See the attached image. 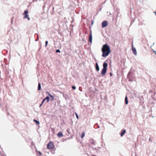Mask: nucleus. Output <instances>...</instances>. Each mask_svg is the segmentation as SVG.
I'll use <instances>...</instances> for the list:
<instances>
[{
    "label": "nucleus",
    "instance_id": "nucleus-1",
    "mask_svg": "<svg viewBox=\"0 0 156 156\" xmlns=\"http://www.w3.org/2000/svg\"><path fill=\"white\" fill-rule=\"evenodd\" d=\"M101 51L102 52V56L104 57L108 56L111 52L109 46L107 44L103 45Z\"/></svg>",
    "mask_w": 156,
    "mask_h": 156
},
{
    "label": "nucleus",
    "instance_id": "nucleus-2",
    "mask_svg": "<svg viewBox=\"0 0 156 156\" xmlns=\"http://www.w3.org/2000/svg\"><path fill=\"white\" fill-rule=\"evenodd\" d=\"M108 64L106 62H104L103 64V68L101 71V74L102 76L105 75L107 72Z\"/></svg>",
    "mask_w": 156,
    "mask_h": 156
},
{
    "label": "nucleus",
    "instance_id": "nucleus-3",
    "mask_svg": "<svg viewBox=\"0 0 156 156\" xmlns=\"http://www.w3.org/2000/svg\"><path fill=\"white\" fill-rule=\"evenodd\" d=\"M55 147L54 145L52 142L50 141L47 145V148L49 149H53Z\"/></svg>",
    "mask_w": 156,
    "mask_h": 156
},
{
    "label": "nucleus",
    "instance_id": "nucleus-4",
    "mask_svg": "<svg viewBox=\"0 0 156 156\" xmlns=\"http://www.w3.org/2000/svg\"><path fill=\"white\" fill-rule=\"evenodd\" d=\"M28 11L27 10H26L24 11V13L23 14V15H24L23 16V18L24 19L27 18L28 20H30V18L29 17V16L28 15Z\"/></svg>",
    "mask_w": 156,
    "mask_h": 156
},
{
    "label": "nucleus",
    "instance_id": "nucleus-5",
    "mask_svg": "<svg viewBox=\"0 0 156 156\" xmlns=\"http://www.w3.org/2000/svg\"><path fill=\"white\" fill-rule=\"evenodd\" d=\"M151 58H155L156 57V51H153L151 53Z\"/></svg>",
    "mask_w": 156,
    "mask_h": 156
},
{
    "label": "nucleus",
    "instance_id": "nucleus-6",
    "mask_svg": "<svg viewBox=\"0 0 156 156\" xmlns=\"http://www.w3.org/2000/svg\"><path fill=\"white\" fill-rule=\"evenodd\" d=\"M108 25V22L106 21L103 22L102 23V27H106Z\"/></svg>",
    "mask_w": 156,
    "mask_h": 156
},
{
    "label": "nucleus",
    "instance_id": "nucleus-7",
    "mask_svg": "<svg viewBox=\"0 0 156 156\" xmlns=\"http://www.w3.org/2000/svg\"><path fill=\"white\" fill-rule=\"evenodd\" d=\"M132 51L133 52V53L135 55H136L137 52L136 49L135 48L133 47V45L132 44Z\"/></svg>",
    "mask_w": 156,
    "mask_h": 156
},
{
    "label": "nucleus",
    "instance_id": "nucleus-8",
    "mask_svg": "<svg viewBox=\"0 0 156 156\" xmlns=\"http://www.w3.org/2000/svg\"><path fill=\"white\" fill-rule=\"evenodd\" d=\"M57 136L58 137H61L63 136V134L61 131H60L57 134Z\"/></svg>",
    "mask_w": 156,
    "mask_h": 156
},
{
    "label": "nucleus",
    "instance_id": "nucleus-9",
    "mask_svg": "<svg viewBox=\"0 0 156 156\" xmlns=\"http://www.w3.org/2000/svg\"><path fill=\"white\" fill-rule=\"evenodd\" d=\"M89 41L91 43L92 42V35L91 33L90 34L89 37Z\"/></svg>",
    "mask_w": 156,
    "mask_h": 156
},
{
    "label": "nucleus",
    "instance_id": "nucleus-10",
    "mask_svg": "<svg viewBox=\"0 0 156 156\" xmlns=\"http://www.w3.org/2000/svg\"><path fill=\"white\" fill-rule=\"evenodd\" d=\"M96 69L98 71L99 70V68L97 63H96Z\"/></svg>",
    "mask_w": 156,
    "mask_h": 156
},
{
    "label": "nucleus",
    "instance_id": "nucleus-11",
    "mask_svg": "<svg viewBox=\"0 0 156 156\" xmlns=\"http://www.w3.org/2000/svg\"><path fill=\"white\" fill-rule=\"evenodd\" d=\"M126 130L125 129L120 134L121 136H122L126 133Z\"/></svg>",
    "mask_w": 156,
    "mask_h": 156
},
{
    "label": "nucleus",
    "instance_id": "nucleus-12",
    "mask_svg": "<svg viewBox=\"0 0 156 156\" xmlns=\"http://www.w3.org/2000/svg\"><path fill=\"white\" fill-rule=\"evenodd\" d=\"M125 104L126 105H127L128 104V98L127 96H126L125 98Z\"/></svg>",
    "mask_w": 156,
    "mask_h": 156
},
{
    "label": "nucleus",
    "instance_id": "nucleus-13",
    "mask_svg": "<svg viewBox=\"0 0 156 156\" xmlns=\"http://www.w3.org/2000/svg\"><path fill=\"white\" fill-rule=\"evenodd\" d=\"M37 153V156H41V153L40 151H36Z\"/></svg>",
    "mask_w": 156,
    "mask_h": 156
},
{
    "label": "nucleus",
    "instance_id": "nucleus-14",
    "mask_svg": "<svg viewBox=\"0 0 156 156\" xmlns=\"http://www.w3.org/2000/svg\"><path fill=\"white\" fill-rule=\"evenodd\" d=\"M38 90H41V85L40 83H39L38 84Z\"/></svg>",
    "mask_w": 156,
    "mask_h": 156
},
{
    "label": "nucleus",
    "instance_id": "nucleus-15",
    "mask_svg": "<svg viewBox=\"0 0 156 156\" xmlns=\"http://www.w3.org/2000/svg\"><path fill=\"white\" fill-rule=\"evenodd\" d=\"M85 135V132H83L82 134V135L81 136V138H83V137Z\"/></svg>",
    "mask_w": 156,
    "mask_h": 156
},
{
    "label": "nucleus",
    "instance_id": "nucleus-16",
    "mask_svg": "<svg viewBox=\"0 0 156 156\" xmlns=\"http://www.w3.org/2000/svg\"><path fill=\"white\" fill-rule=\"evenodd\" d=\"M45 100H47V102H49V97L48 96H47L45 98Z\"/></svg>",
    "mask_w": 156,
    "mask_h": 156
},
{
    "label": "nucleus",
    "instance_id": "nucleus-17",
    "mask_svg": "<svg viewBox=\"0 0 156 156\" xmlns=\"http://www.w3.org/2000/svg\"><path fill=\"white\" fill-rule=\"evenodd\" d=\"M45 99L44 98V99L43 100V101H42V102L40 104V107H41L42 105V104H43V103L45 101Z\"/></svg>",
    "mask_w": 156,
    "mask_h": 156
},
{
    "label": "nucleus",
    "instance_id": "nucleus-18",
    "mask_svg": "<svg viewBox=\"0 0 156 156\" xmlns=\"http://www.w3.org/2000/svg\"><path fill=\"white\" fill-rule=\"evenodd\" d=\"M50 95V98H51V99H52L51 100H52V101H53V100H54V97L53 96H52V95Z\"/></svg>",
    "mask_w": 156,
    "mask_h": 156
},
{
    "label": "nucleus",
    "instance_id": "nucleus-19",
    "mask_svg": "<svg viewBox=\"0 0 156 156\" xmlns=\"http://www.w3.org/2000/svg\"><path fill=\"white\" fill-rule=\"evenodd\" d=\"M34 122H35L36 123H37V124H39V121H37V120L35 119H34Z\"/></svg>",
    "mask_w": 156,
    "mask_h": 156
},
{
    "label": "nucleus",
    "instance_id": "nucleus-20",
    "mask_svg": "<svg viewBox=\"0 0 156 156\" xmlns=\"http://www.w3.org/2000/svg\"><path fill=\"white\" fill-rule=\"evenodd\" d=\"M48 41H45V47H46L47 46V45L48 44Z\"/></svg>",
    "mask_w": 156,
    "mask_h": 156
},
{
    "label": "nucleus",
    "instance_id": "nucleus-21",
    "mask_svg": "<svg viewBox=\"0 0 156 156\" xmlns=\"http://www.w3.org/2000/svg\"><path fill=\"white\" fill-rule=\"evenodd\" d=\"M56 52H60V51L59 49L56 50Z\"/></svg>",
    "mask_w": 156,
    "mask_h": 156
},
{
    "label": "nucleus",
    "instance_id": "nucleus-22",
    "mask_svg": "<svg viewBox=\"0 0 156 156\" xmlns=\"http://www.w3.org/2000/svg\"><path fill=\"white\" fill-rule=\"evenodd\" d=\"M72 88L73 90H75L76 89V87L74 86H72Z\"/></svg>",
    "mask_w": 156,
    "mask_h": 156
},
{
    "label": "nucleus",
    "instance_id": "nucleus-23",
    "mask_svg": "<svg viewBox=\"0 0 156 156\" xmlns=\"http://www.w3.org/2000/svg\"><path fill=\"white\" fill-rule=\"evenodd\" d=\"M46 93L47 94H48L49 95V96L50 95H51L48 92H46Z\"/></svg>",
    "mask_w": 156,
    "mask_h": 156
},
{
    "label": "nucleus",
    "instance_id": "nucleus-24",
    "mask_svg": "<svg viewBox=\"0 0 156 156\" xmlns=\"http://www.w3.org/2000/svg\"><path fill=\"white\" fill-rule=\"evenodd\" d=\"M76 117L77 118V119H78V118H79L78 116V115H77V114L76 113Z\"/></svg>",
    "mask_w": 156,
    "mask_h": 156
},
{
    "label": "nucleus",
    "instance_id": "nucleus-25",
    "mask_svg": "<svg viewBox=\"0 0 156 156\" xmlns=\"http://www.w3.org/2000/svg\"><path fill=\"white\" fill-rule=\"evenodd\" d=\"M110 75L111 76H112V74L111 73H110Z\"/></svg>",
    "mask_w": 156,
    "mask_h": 156
},
{
    "label": "nucleus",
    "instance_id": "nucleus-26",
    "mask_svg": "<svg viewBox=\"0 0 156 156\" xmlns=\"http://www.w3.org/2000/svg\"><path fill=\"white\" fill-rule=\"evenodd\" d=\"M39 40V38L38 37H37V39H36V41H38Z\"/></svg>",
    "mask_w": 156,
    "mask_h": 156
},
{
    "label": "nucleus",
    "instance_id": "nucleus-27",
    "mask_svg": "<svg viewBox=\"0 0 156 156\" xmlns=\"http://www.w3.org/2000/svg\"><path fill=\"white\" fill-rule=\"evenodd\" d=\"M155 15L156 16V12H154Z\"/></svg>",
    "mask_w": 156,
    "mask_h": 156
},
{
    "label": "nucleus",
    "instance_id": "nucleus-28",
    "mask_svg": "<svg viewBox=\"0 0 156 156\" xmlns=\"http://www.w3.org/2000/svg\"><path fill=\"white\" fill-rule=\"evenodd\" d=\"M93 156H96V155H94Z\"/></svg>",
    "mask_w": 156,
    "mask_h": 156
},
{
    "label": "nucleus",
    "instance_id": "nucleus-29",
    "mask_svg": "<svg viewBox=\"0 0 156 156\" xmlns=\"http://www.w3.org/2000/svg\"><path fill=\"white\" fill-rule=\"evenodd\" d=\"M149 140H151L150 139H149Z\"/></svg>",
    "mask_w": 156,
    "mask_h": 156
}]
</instances>
